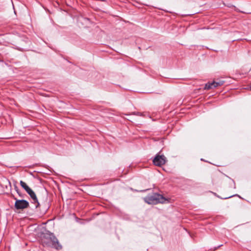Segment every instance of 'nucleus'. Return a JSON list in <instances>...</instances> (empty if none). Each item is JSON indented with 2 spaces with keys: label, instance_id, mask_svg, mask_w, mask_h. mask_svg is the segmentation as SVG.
Here are the masks:
<instances>
[{
  "label": "nucleus",
  "instance_id": "obj_1",
  "mask_svg": "<svg viewBox=\"0 0 251 251\" xmlns=\"http://www.w3.org/2000/svg\"><path fill=\"white\" fill-rule=\"evenodd\" d=\"M41 241L44 246L50 247L58 250L62 249L57 238L53 233L49 231L41 234Z\"/></svg>",
  "mask_w": 251,
  "mask_h": 251
},
{
  "label": "nucleus",
  "instance_id": "obj_2",
  "mask_svg": "<svg viewBox=\"0 0 251 251\" xmlns=\"http://www.w3.org/2000/svg\"><path fill=\"white\" fill-rule=\"evenodd\" d=\"M145 202L149 204H156L159 203H163L167 199L162 195L158 193H153L151 195H149L143 198Z\"/></svg>",
  "mask_w": 251,
  "mask_h": 251
},
{
  "label": "nucleus",
  "instance_id": "obj_3",
  "mask_svg": "<svg viewBox=\"0 0 251 251\" xmlns=\"http://www.w3.org/2000/svg\"><path fill=\"white\" fill-rule=\"evenodd\" d=\"M14 199L16 200L14 206L17 210L25 209L29 206V202L26 200H17L16 198Z\"/></svg>",
  "mask_w": 251,
  "mask_h": 251
},
{
  "label": "nucleus",
  "instance_id": "obj_4",
  "mask_svg": "<svg viewBox=\"0 0 251 251\" xmlns=\"http://www.w3.org/2000/svg\"><path fill=\"white\" fill-rule=\"evenodd\" d=\"M167 160L164 155L157 154L153 159V163L154 165L161 166L165 164Z\"/></svg>",
  "mask_w": 251,
  "mask_h": 251
},
{
  "label": "nucleus",
  "instance_id": "obj_5",
  "mask_svg": "<svg viewBox=\"0 0 251 251\" xmlns=\"http://www.w3.org/2000/svg\"><path fill=\"white\" fill-rule=\"evenodd\" d=\"M224 83V81L219 80L218 81H213L212 82H208L205 85L204 89L206 90H209L214 88H216L218 86L222 85Z\"/></svg>",
  "mask_w": 251,
  "mask_h": 251
},
{
  "label": "nucleus",
  "instance_id": "obj_6",
  "mask_svg": "<svg viewBox=\"0 0 251 251\" xmlns=\"http://www.w3.org/2000/svg\"><path fill=\"white\" fill-rule=\"evenodd\" d=\"M26 192L33 200L34 203H37V204L35 205L36 207H38L39 205V203L38 201L37 198L34 192L31 188H30Z\"/></svg>",
  "mask_w": 251,
  "mask_h": 251
},
{
  "label": "nucleus",
  "instance_id": "obj_7",
  "mask_svg": "<svg viewBox=\"0 0 251 251\" xmlns=\"http://www.w3.org/2000/svg\"><path fill=\"white\" fill-rule=\"evenodd\" d=\"M20 185L23 188L26 192H27L28 190L30 188L28 187V186L23 181L21 180L20 181Z\"/></svg>",
  "mask_w": 251,
  "mask_h": 251
},
{
  "label": "nucleus",
  "instance_id": "obj_8",
  "mask_svg": "<svg viewBox=\"0 0 251 251\" xmlns=\"http://www.w3.org/2000/svg\"><path fill=\"white\" fill-rule=\"evenodd\" d=\"M15 189L17 192V193L19 194V195L21 197H23V196L21 194V193H20V192L19 191L18 189V188L17 187H15Z\"/></svg>",
  "mask_w": 251,
  "mask_h": 251
}]
</instances>
